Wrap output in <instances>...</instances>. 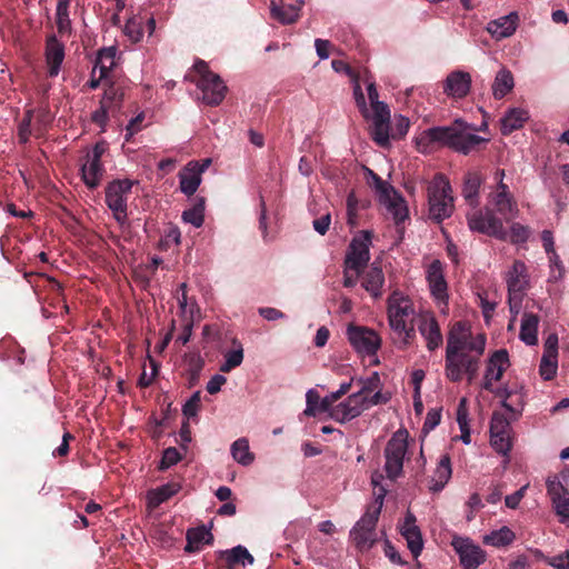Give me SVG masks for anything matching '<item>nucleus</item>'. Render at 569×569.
Here are the masks:
<instances>
[{
  "label": "nucleus",
  "mask_w": 569,
  "mask_h": 569,
  "mask_svg": "<svg viewBox=\"0 0 569 569\" xmlns=\"http://www.w3.org/2000/svg\"><path fill=\"white\" fill-rule=\"evenodd\" d=\"M490 443L499 453L507 455L511 450L510 423L502 413L493 412L490 422Z\"/></svg>",
  "instance_id": "2eb2a0df"
},
{
  "label": "nucleus",
  "mask_w": 569,
  "mask_h": 569,
  "mask_svg": "<svg viewBox=\"0 0 569 569\" xmlns=\"http://www.w3.org/2000/svg\"><path fill=\"white\" fill-rule=\"evenodd\" d=\"M232 345L234 348L224 355V362L220 366L221 372L228 373L243 361L242 345L237 339H232Z\"/></svg>",
  "instance_id": "58836bf2"
},
{
  "label": "nucleus",
  "mask_w": 569,
  "mask_h": 569,
  "mask_svg": "<svg viewBox=\"0 0 569 569\" xmlns=\"http://www.w3.org/2000/svg\"><path fill=\"white\" fill-rule=\"evenodd\" d=\"M508 302L510 310L521 307L522 298L528 287V274L525 262L516 260L507 274Z\"/></svg>",
  "instance_id": "9b49d317"
},
{
  "label": "nucleus",
  "mask_w": 569,
  "mask_h": 569,
  "mask_svg": "<svg viewBox=\"0 0 569 569\" xmlns=\"http://www.w3.org/2000/svg\"><path fill=\"white\" fill-rule=\"evenodd\" d=\"M407 431H397L385 448V470L389 479H397L402 473L403 460L408 449Z\"/></svg>",
  "instance_id": "0eeeda50"
},
{
  "label": "nucleus",
  "mask_w": 569,
  "mask_h": 569,
  "mask_svg": "<svg viewBox=\"0 0 569 569\" xmlns=\"http://www.w3.org/2000/svg\"><path fill=\"white\" fill-rule=\"evenodd\" d=\"M132 186L133 181L129 179H117L109 182L106 187V203L112 211L117 222L121 224L127 220V201Z\"/></svg>",
  "instance_id": "423d86ee"
},
{
  "label": "nucleus",
  "mask_w": 569,
  "mask_h": 569,
  "mask_svg": "<svg viewBox=\"0 0 569 569\" xmlns=\"http://www.w3.org/2000/svg\"><path fill=\"white\" fill-rule=\"evenodd\" d=\"M126 96V88L119 82H111L100 100L104 107L111 109V113L120 111Z\"/></svg>",
  "instance_id": "c85d7f7f"
},
{
  "label": "nucleus",
  "mask_w": 569,
  "mask_h": 569,
  "mask_svg": "<svg viewBox=\"0 0 569 569\" xmlns=\"http://www.w3.org/2000/svg\"><path fill=\"white\" fill-rule=\"evenodd\" d=\"M513 88L512 73L507 69H501L492 84V93L496 99H502Z\"/></svg>",
  "instance_id": "c9c22d12"
},
{
  "label": "nucleus",
  "mask_w": 569,
  "mask_h": 569,
  "mask_svg": "<svg viewBox=\"0 0 569 569\" xmlns=\"http://www.w3.org/2000/svg\"><path fill=\"white\" fill-rule=\"evenodd\" d=\"M306 401H307V407H306V409L303 411V413L306 416H308V417H316L318 412H321V410L319 409L321 399H320L319 393L316 390L310 389L307 392Z\"/></svg>",
  "instance_id": "8fccbe9b"
},
{
  "label": "nucleus",
  "mask_w": 569,
  "mask_h": 569,
  "mask_svg": "<svg viewBox=\"0 0 569 569\" xmlns=\"http://www.w3.org/2000/svg\"><path fill=\"white\" fill-rule=\"evenodd\" d=\"M351 79L353 82V98H355L356 104H357L360 113L362 114V117L366 119H369L370 111L367 107L366 98H365V94H363L361 86H360V77H359V74L356 73L353 77H351Z\"/></svg>",
  "instance_id": "c03bdc74"
},
{
  "label": "nucleus",
  "mask_w": 569,
  "mask_h": 569,
  "mask_svg": "<svg viewBox=\"0 0 569 569\" xmlns=\"http://www.w3.org/2000/svg\"><path fill=\"white\" fill-rule=\"evenodd\" d=\"M350 388H351V382L341 383L340 388L336 392H332L321 399L319 409L321 411H328L330 409V407H332L336 401H338L342 396H345L346 393L349 392Z\"/></svg>",
  "instance_id": "de8ad7c7"
},
{
  "label": "nucleus",
  "mask_w": 569,
  "mask_h": 569,
  "mask_svg": "<svg viewBox=\"0 0 569 569\" xmlns=\"http://www.w3.org/2000/svg\"><path fill=\"white\" fill-rule=\"evenodd\" d=\"M231 455L242 466H249L254 460V456L249 448V441L246 438H239L231 445Z\"/></svg>",
  "instance_id": "4c0bfd02"
},
{
  "label": "nucleus",
  "mask_w": 569,
  "mask_h": 569,
  "mask_svg": "<svg viewBox=\"0 0 569 569\" xmlns=\"http://www.w3.org/2000/svg\"><path fill=\"white\" fill-rule=\"evenodd\" d=\"M441 420V411L437 409H431L428 411L426 420L423 422L422 430L425 432H429L430 430L435 429Z\"/></svg>",
  "instance_id": "774afa93"
},
{
  "label": "nucleus",
  "mask_w": 569,
  "mask_h": 569,
  "mask_svg": "<svg viewBox=\"0 0 569 569\" xmlns=\"http://www.w3.org/2000/svg\"><path fill=\"white\" fill-rule=\"evenodd\" d=\"M33 110H27L23 119L18 128V137L21 143H26L31 136V122L33 118Z\"/></svg>",
  "instance_id": "603ef678"
},
{
  "label": "nucleus",
  "mask_w": 569,
  "mask_h": 569,
  "mask_svg": "<svg viewBox=\"0 0 569 569\" xmlns=\"http://www.w3.org/2000/svg\"><path fill=\"white\" fill-rule=\"evenodd\" d=\"M409 127V119L403 116H398L396 118L395 124L392 127L390 126L391 138L395 140L402 139L407 134Z\"/></svg>",
  "instance_id": "6e6d98bb"
},
{
  "label": "nucleus",
  "mask_w": 569,
  "mask_h": 569,
  "mask_svg": "<svg viewBox=\"0 0 569 569\" xmlns=\"http://www.w3.org/2000/svg\"><path fill=\"white\" fill-rule=\"evenodd\" d=\"M371 138L379 147H389L391 138L390 122L372 121Z\"/></svg>",
  "instance_id": "ea45409f"
},
{
  "label": "nucleus",
  "mask_w": 569,
  "mask_h": 569,
  "mask_svg": "<svg viewBox=\"0 0 569 569\" xmlns=\"http://www.w3.org/2000/svg\"><path fill=\"white\" fill-rule=\"evenodd\" d=\"M418 330L426 340V347L429 351H435L442 346L443 337L438 320L433 315L421 316Z\"/></svg>",
  "instance_id": "6ab92c4d"
},
{
  "label": "nucleus",
  "mask_w": 569,
  "mask_h": 569,
  "mask_svg": "<svg viewBox=\"0 0 569 569\" xmlns=\"http://www.w3.org/2000/svg\"><path fill=\"white\" fill-rule=\"evenodd\" d=\"M371 238L372 232L365 230L351 240L345 259L347 269H352L353 271L363 270L370 259L369 246Z\"/></svg>",
  "instance_id": "f8f14e48"
},
{
  "label": "nucleus",
  "mask_w": 569,
  "mask_h": 569,
  "mask_svg": "<svg viewBox=\"0 0 569 569\" xmlns=\"http://www.w3.org/2000/svg\"><path fill=\"white\" fill-rule=\"evenodd\" d=\"M510 360L506 349L496 350L488 359L483 376L482 388L495 392L493 382L500 381L505 371L509 368Z\"/></svg>",
  "instance_id": "4468645a"
},
{
  "label": "nucleus",
  "mask_w": 569,
  "mask_h": 569,
  "mask_svg": "<svg viewBox=\"0 0 569 569\" xmlns=\"http://www.w3.org/2000/svg\"><path fill=\"white\" fill-rule=\"evenodd\" d=\"M144 18L142 16H134L126 22L123 32L132 43L139 42L143 37Z\"/></svg>",
  "instance_id": "a19ab883"
},
{
  "label": "nucleus",
  "mask_w": 569,
  "mask_h": 569,
  "mask_svg": "<svg viewBox=\"0 0 569 569\" xmlns=\"http://www.w3.org/2000/svg\"><path fill=\"white\" fill-rule=\"evenodd\" d=\"M80 171L84 184L89 189L93 190L100 184L104 173V168L101 161L87 158L86 162L81 164Z\"/></svg>",
  "instance_id": "bb28decb"
},
{
  "label": "nucleus",
  "mask_w": 569,
  "mask_h": 569,
  "mask_svg": "<svg viewBox=\"0 0 569 569\" xmlns=\"http://www.w3.org/2000/svg\"><path fill=\"white\" fill-rule=\"evenodd\" d=\"M530 231L528 227L518 222L513 223L510 229V240L512 243H523L528 240Z\"/></svg>",
  "instance_id": "052dcab7"
},
{
  "label": "nucleus",
  "mask_w": 569,
  "mask_h": 569,
  "mask_svg": "<svg viewBox=\"0 0 569 569\" xmlns=\"http://www.w3.org/2000/svg\"><path fill=\"white\" fill-rule=\"evenodd\" d=\"M546 485L552 502L569 495V491L557 479H548Z\"/></svg>",
  "instance_id": "864d4df0"
},
{
  "label": "nucleus",
  "mask_w": 569,
  "mask_h": 569,
  "mask_svg": "<svg viewBox=\"0 0 569 569\" xmlns=\"http://www.w3.org/2000/svg\"><path fill=\"white\" fill-rule=\"evenodd\" d=\"M193 70L199 78L191 81L201 90L202 101L208 106H219L228 90L220 76L212 72L203 60H198Z\"/></svg>",
  "instance_id": "39448f33"
},
{
  "label": "nucleus",
  "mask_w": 569,
  "mask_h": 569,
  "mask_svg": "<svg viewBox=\"0 0 569 569\" xmlns=\"http://www.w3.org/2000/svg\"><path fill=\"white\" fill-rule=\"evenodd\" d=\"M201 407V391H196L182 407V413L187 418L197 416Z\"/></svg>",
  "instance_id": "5fc2aeb1"
},
{
  "label": "nucleus",
  "mask_w": 569,
  "mask_h": 569,
  "mask_svg": "<svg viewBox=\"0 0 569 569\" xmlns=\"http://www.w3.org/2000/svg\"><path fill=\"white\" fill-rule=\"evenodd\" d=\"M493 202L497 211L503 217H506L512 210V201L510 194L496 193Z\"/></svg>",
  "instance_id": "680f3d73"
},
{
  "label": "nucleus",
  "mask_w": 569,
  "mask_h": 569,
  "mask_svg": "<svg viewBox=\"0 0 569 569\" xmlns=\"http://www.w3.org/2000/svg\"><path fill=\"white\" fill-rule=\"evenodd\" d=\"M452 189L443 174H437L428 187L429 218L440 223L453 211Z\"/></svg>",
  "instance_id": "7ed1b4c3"
},
{
  "label": "nucleus",
  "mask_w": 569,
  "mask_h": 569,
  "mask_svg": "<svg viewBox=\"0 0 569 569\" xmlns=\"http://www.w3.org/2000/svg\"><path fill=\"white\" fill-rule=\"evenodd\" d=\"M182 220L196 228H200L203 224L204 214L197 211V209L190 208L182 212Z\"/></svg>",
  "instance_id": "69168bd1"
},
{
  "label": "nucleus",
  "mask_w": 569,
  "mask_h": 569,
  "mask_svg": "<svg viewBox=\"0 0 569 569\" xmlns=\"http://www.w3.org/2000/svg\"><path fill=\"white\" fill-rule=\"evenodd\" d=\"M361 382L362 387L358 392L363 396H369L370 393L379 389L381 383L380 377L377 372H373L369 378Z\"/></svg>",
  "instance_id": "e2e57ef3"
},
{
  "label": "nucleus",
  "mask_w": 569,
  "mask_h": 569,
  "mask_svg": "<svg viewBox=\"0 0 569 569\" xmlns=\"http://www.w3.org/2000/svg\"><path fill=\"white\" fill-rule=\"evenodd\" d=\"M343 403L353 418L359 417L365 410H367L365 396L360 395L358 391L350 395Z\"/></svg>",
  "instance_id": "a18cd8bd"
},
{
  "label": "nucleus",
  "mask_w": 569,
  "mask_h": 569,
  "mask_svg": "<svg viewBox=\"0 0 569 569\" xmlns=\"http://www.w3.org/2000/svg\"><path fill=\"white\" fill-rule=\"evenodd\" d=\"M368 170V174L371 178V184L375 187L376 192L380 196V199L383 202L390 201L391 193L395 192L393 188L386 181H383L376 172L370 169Z\"/></svg>",
  "instance_id": "37998d69"
},
{
  "label": "nucleus",
  "mask_w": 569,
  "mask_h": 569,
  "mask_svg": "<svg viewBox=\"0 0 569 569\" xmlns=\"http://www.w3.org/2000/svg\"><path fill=\"white\" fill-rule=\"evenodd\" d=\"M451 460L448 453L442 455L438 461L429 489L432 492H440L451 478Z\"/></svg>",
  "instance_id": "393cba45"
},
{
  "label": "nucleus",
  "mask_w": 569,
  "mask_h": 569,
  "mask_svg": "<svg viewBox=\"0 0 569 569\" xmlns=\"http://www.w3.org/2000/svg\"><path fill=\"white\" fill-rule=\"evenodd\" d=\"M218 560L221 561L220 569H239V567L244 568L246 565L254 562L253 556L241 545L219 551Z\"/></svg>",
  "instance_id": "aec40b11"
},
{
  "label": "nucleus",
  "mask_w": 569,
  "mask_h": 569,
  "mask_svg": "<svg viewBox=\"0 0 569 569\" xmlns=\"http://www.w3.org/2000/svg\"><path fill=\"white\" fill-rule=\"evenodd\" d=\"M477 129L461 119H456L449 126L432 127L423 130L417 138V148L428 152L435 147H448L457 152L469 154L478 150L488 140L475 134Z\"/></svg>",
  "instance_id": "f257e3e1"
},
{
  "label": "nucleus",
  "mask_w": 569,
  "mask_h": 569,
  "mask_svg": "<svg viewBox=\"0 0 569 569\" xmlns=\"http://www.w3.org/2000/svg\"><path fill=\"white\" fill-rule=\"evenodd\" d=\"M452 546L460 558L463 569H476L485 561V553L479 546L469 539L455 538Z\"/></svg>",
  "instance_id": "f3484780"
},
{
  "label": "nucleus",
  "mask_w": 569,
  "mask_h": 569,
  "mask_svg": "<svg viewBox=\"0 0 569 569\" xmlns=\"http://www.w3.org/2000/svg\"><path fill=\"white\" fill-rule=\"evenodd\" d=\"M184 361L187 363L188 387L192 388L199 382L201 371L204 367V360L200 353L192 352L186 355Z\"/></svg>",
  "instance_id": "473e14b6"
},
{
  "label": "nucleus",
  "mask_w": 569,
  "mask_h": 569,
  "mask_svg": "<svg viewBox=\"0 0 569 569\" xmlns=\"http://www.w3.org/2000/svg\"><path fill=\"white\" fill-rule=\"evenodd\" d=\"M427 281L431 296L438 306H448V284L443 274V267L440 260H433L427 269Z\"/></svg>",
  "instance_id": "dca6fc26"
},
{
  "label": "nucleus",
  "mask_w": 569,
  "mask_h": 569,
  "mask_svg": "<svg viewBox=\"0 0 569 569\" xmlns=\"http://www.w3.org/2000/svg\"><path fill=\"white\" fill-rule=\"evenodd\" d=\"M385 283V274L382 269L372 264L362 278V287L370 292L373 298L382 296V286Z\"/></svg>",
  "instance_id": "cd10ccee"
},
{
  "label": "nucleus",
  "mask_w": 569,
  "mask_h": 569,
  "mask_svg": "<svg viewBox=\"0 0 569 569\" xmlns=\"http://www.w3.org/2000/svg\"><path fill=\"white\" fill-rule=\"evenodd\" d=\"M116 52L117 50L114 47L103 48L99 50L94 61L92 73L94 74L96 70L98 69L100 73V79H106L108 77L109 71L114 66Z\"/></svg>",
  "instance_id": "2f4dec72"
},
{
  "label": "nucleus",
  "mask_w": 569,
  "mask_h": 569,
  "mask_svg": "<svg viewBox=\"0 0 569 569\" xmlns=\"http://www.w3.org/2000/svg\"><path fill=\"white\" fill-rule=\"evenodd\" d=\"M302 4V1L296 4H286L282 2L278 4L276 1H271V17L282 24H291L299 19V12L301 10Z\"/></svg>",
  "instance_id": "a878e982"
},
{
  "label": "nucleus",
  "mask_w": 569,
  "mask_h": 569,
  "mask_svg": "<svg viewBox=\"0 0 569 569\" xmlns=\"http://www.w3.org/2000/svg\"><path fill=\"white\" fill-rule=\"evenodd\" d=\"M528 112L520 108L510 109L501 119L500 131L503 136H508L515 130L522 128L528 120Z\"/></svg>",
  "instance_id": "c756f323"
},
{
  "label": "nucleus",
  "mask_w": 569,
  "mask_h": 569,
  "mask_svg": "<svg viewBox=\"0 0 569 569\" xmlns=\"http://www.w3.org/2000/svg\"><path fill=\"white\" fill-rule=\"evenodd\" d=\"M388 321L392 330H403L407 322H412L413 303L408 296L393 291L388 298Z\"/></svg>",
  "instance_id": "9d476101"
},
{
  "label": "nucleus",
  "mask_w": 569,
  "mask_h": 569,
  "mask_svg": "<svg viewBox=\"0 0 569 569\" xmlns=\"http://www.w3.org/2000/svg\"><path fill=\"white\" fill-rule=\"evenodd\" d=\"M466 403V399H461L460 401V405H459V409H458V423H459V427H460V430H461V439L465 443H470L471 439H470V431L468 429V425H467V412L466 410L462 409V407L465 406Z\"/></svg>",
  "instance_id": "bf43d9fd"
},
{
  "label": "nucleus",
  "mask_w": 569,
  "mask_h": 569,
  "mask_svg": "<svg viewBox=\"0 0 569 569\" xmlns=\"http://www.w3.org/2000/svg\"><path fill=\"white\" fill-rule=\"evenodd\" d=\"M515 540V533L508 527H502L499 530L492 531L486 541L495 547H505Z\"/></svg>",
  "instance_id": "79ce46f5"
},
{
  "label": "nucleus",
  "mask_w": 569,
  "mask_h": 569,
  "mask_svg": "<svg viewBox=\"0 0 569 569\" xmlns=\"http://www.w3.org/2000/svg\"><path fill=\"white\" fill-rule=\"evenodd\" d=\"M519 16L517 12H510L509 14L499 19L492 20L488 23L487 30L492 37L500 40L512 36L518 27Z\"/></svg>",
  "instance_id": "5701e85b"
},
{
  "label": "nucleus",
  "mask_w": 569,
  "mask_h": 569,
  "mask_svg": "<svg viewBox=\"0 0 569 569\" xmlns=\"http://www.w3.org/2000/svg\"><path fill=\"white\" fill-rule=\"evenodd\" d=\"M180 190L188 197L192 196L201 183V177L192 171V167H184L179 172Z\"/></svg>",
  "instance_id": "e433bc0d"
},
{
  "label": "nucleus",
  "mask_w": 569,
  "mask_h": 569,
  "mask_svg": "<svg viewBox=\"0 0 569 569\" xmlns=\"http://www.w3.org/2000/svg\"><path fill=\"white\" fill-rule=\"evenodd\" d=\"M479 339L483 340V346H486V336L477 335L472 337L470 330L468 329L466 322L458 321L456 322L447 336V346H446V356L445 359L451 363L453 357L463 353L466 351H470V345L478 341Z\"/></svg>",
  "instance_id": "1a4fd4ad"
},
{
  "label": "nucleus",
  "mask_w": 569,
  "mask_h": 569,
  "mask_svg": "<svg viewBox=\"0 0 569 569\" xmlns=\"http://www.w3.org/2000/svg\"><path fill=\"white\" fill-rule=\"evenodd\" d=\"M181 459L180 452L174 447H169L163 451L158 469L161 471L167 470L177 465Z\"/></svg>",
  "instance_id": "09e8293b"
},
{
  "label": "nucleus",
  "mask_w": 569,
  "mask_h": 569,
  "mask_svg": "<svg viewBox=\"0 0 569 569\" xmlns=\"http://www.w3.org/2000/svg\"><path fill=\"white\" fill-rule=\"evenodd\" d=\"M468 226L472 231L495 237L501 240L507 238L502 220L489 207L468 213Z\"/></svg>",
  "instance_id": "6e6552de"
},
{
  "label": "nucleus",
  "mask_w": 569,
  "mask_h": 569,
  "mask_svg": "<svg viewBox=\"0 0 569 569\" xmlns=\"http://www.w3.org/2000/svg\"><path fill=\"white\" fill-rule=\"evenodd\" d=\"M416 516L408 511L405 521L400 528L401 535L407 540L409 550L413 557H418L423 548L422 535L420 528L416 525Z\"/></svg>",
  "instance_id": "4be33fe9"
},
{
  "label": "nucleus",
  "mask_w": 569,
  "mask_h": 569,
  "mask_svg": "<svg viewBox=\"0 0 569 569\" xmlns=\"http://www.w3.org/2000/svg\"><path fill=\"white\" fill-rule=\"evenodd\" d=\"M333 420L345 423L347 421H350L355 419L352 415L348 411L346 405L343 402H340L337 406L330 407V409L327 411Z\"/></svg>",
  "instance_id": "13d9d810"
},
{
  "label": "nucleus",
  "mask_w": 569,
  "mask_h": 569,
  "mask_svg": "<svg viewBox=\"0 0 569 569\" xmlns=\"http://www.w3.org/2000/svg\"><path fill=\"white\" fill-rule=\"evenodd\" d=\"M481 177L478 173H468L462 188V194L466 201L472 206L478 204V193L481 186Z\"/></svg>",
  "instance_id": "f704fd0d"
},
{
  "label": "nucleus",
  "mask_w": 569,
  "mask_h": 569,
  "mask_svg": "<svg viewBox=\"0 0 569 569\" xmlns=\"http://www.w3.org/2000/svg\"><path fill=\"white\" fill-rule=\"evenodd\" d=\"M381 507L382 498H380L378 505L370 506L350 530V539L355 547L361 552L369 551L378 541L376 527L381 512Z\"/></svg>",
  "instance_id": "20e7f679"
},
{
  "label": "nucleus",
  "mask_w": 569,
  "mask_h": 569,
  "mask_svg": "<svg viewBox=\"0 0 569 569\" xmlns=\"http://www.w3.org/2000/svg\"><path fill=\"white\" fill-rule=\"evenodd\" d=\"M44 56L49 76L57 77L64 60V44L58 40L56 34L47 37Z\"/></svg>",
  "instance_id": "412c9836"
},
{
  "label": "nucleus",
  "mask_w": 569,
  "mask_h": 569,
  "mask_svg": "<svg viewBox=\"0 0 569 569\" xmlns=\"http://www.w3.org/2000/svg\"><path fill=\"white\" fill-rule=\"evenodd\" d=\"M498 398L502 399V407L512 415H518L519 410L513 407L512 397L513 392L508 387L497 388L493 392Z\"/></svg>",
  "instance_id": "3c124183"
},
{
  "label": "nucleus",
  "mask_w": 569,
  "mask_h": 569,
  "mask_svg": "<svg viewBox=\"0 0 569 569\" xmlns=\"http://www.w3.org/2000/svg\"><path fill=\"white\" fill-rule=\"evenodd\" d=\"M363 81L367 83L368 98L371 107L376 106V103H381L382 101H379V93L372 76L366 72Z\"/></svg>",
  "instance_id": "338daca9"
},
{
  "label": "nucleus",
  "mask_w": 569,
  "mask_h": 569,
  "mask_svg": "<svg viewBox=\"0 0 569 569\" xmlns=\"http://www.w3.org/2000/svg\"><path fill=\"white\" fill-rule=\"evenodd\" d=\"M539 317L533 313H525L520 326V339L528 346H535L538 342Z\"/></svg>",
  "instance_id": "7c9ffc66"
},
{
  "label": "nucleus",
  "mask_w": 569,
  "mask_h": 569,
  "mask_svg": "<svg viewBox=\"0 0 569 569\" xmlns=\"http://www.w3.org/2000/svg\"><path fill=\"white\" fill-rule=\"evenodd\" d=\"M485 348L483 340L479 339L470 345V351L453 357L451 365L448 359H445L446 378L451 382H460L466 376L468 382L471 383L478 376Z\"/></svg>",
  "instance_id": "f03ea898"
},
{
  "label": "nucleus",
  "mask_w": 569,
  "mask_h": 569,
  "mask_svg": "<svg viewBox=\"0 0 569 569\" xmlns=\"http://www.w3.org/2000/svg\"><path fill=\"white\" fill-rule=\"evenodd\" d=\"M471 76L467 71H451L443 82V93L453 99H463L471 88Z\"/></svg>",
  "instance_id": "a211bd4d"
},
{
  "label": "nucleus",
  "mask_w": 569,
  "mask_h": 569,
  "mask_svg": "<svg viewBox=\"0 0 569 569\" xmlns=\"http://www.w3.org/2000/svg\"><path fill=\"white\" fill-rule=\"evenodd\" d=\"M57 31L60 37L70 36L72 32L71 20L69 18L68 0H59L56 10Z\"/></svg>",
  "instance_id": "72a5a7b5"
},
{
  "label": "nucleus",
  "mask_w": 569,
  "mask_h": 569,
  "mask_svg": "<svg viewBox=\"0 0 569 569\" xmlns=\"http://www.w3.org/2000/svg\"><path fill=\"white\" fill-rule=\"evenodd\" d=\"M372 109V121H382V122H390V109L387 103H376V106L371 107Z\"/></svg>",
  "instance_id": "0e129e2a"
},
{
  "label": "nucleus",
  "mask_w": 569,
  "mask_h": 569,
  "mask_svg": "<svg viewBox=\"0 0 569 569\" xmlns=\"http://www.w3.org/2000/svg\"><path fill=\"white\" fill-rule=\"evenodd\" d=\"M182 486L179 481H170L156 489H151L147 493L148 507L150 509L158 508L161 503L169 500L181 490Z\"/></svg>",
  "instance_id": "b1692460"
},
{
  "label": "nucleus",
  "mask_w": 569,
  "mask_h": 569,
  "mask_svg": "<svg viewBox=\"0 0 569 569\" xmlns=\"http://www.w3.org/2000/svg\"><path fill=\"white\" fill-rule=\"evenodd\" d=\"M347 336L350 345L358 353L375 355L381 346L378 333L367 327L349 325Z\"/></svg>",
  "instance_id": "ddd939ff"
},
{
  "label": "nucleus",
  "mask_w": 569,
  "mask_h": 569,
  "mask_svg": "<svg viewBox=\"0 0 569 569\" xmlns=\"http://www.w3.org/2000/svg\"><path fill=\"white\" fill-rule=\"evenodd\" d=\"M559 521L569 526V495L552 502Z\"/></svg>",
  "instance_id": "4d7b16f0"
},
{
  "label": "nucleus",
  "mask_w": 569,
  "mask_h": 569,
  "mask_svg": "<svg viewBox=\"0 0 569 569\" xmlns=\"http://www.w3.org/2000/svg\"><path fill=\"white\" fill-rule=\"evenodd\" d=\"M557 358L558 357L542 356L539 366V373L543 380H551L555 378L558 369Z\"/></svg>",
  "instance_id": "49530a36"
}]
</instances>
